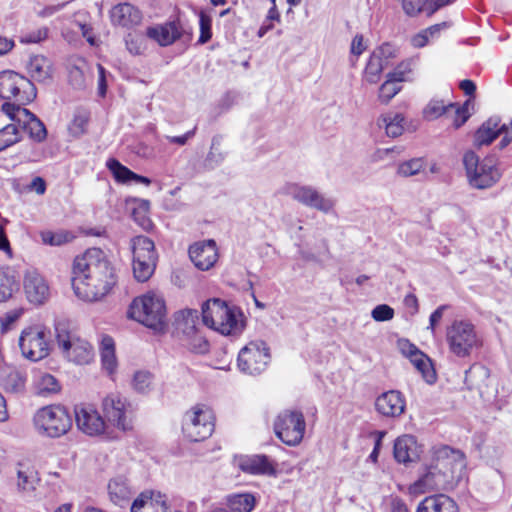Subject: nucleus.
I'll use <instances>...</instances> for the list:
<instances>
[{"mask_svg": "<svg viewBox=\"0 0 512 512\" xmlns=\"http://www.w3.org/2000/svg\"><path fill=\"white\" fill-rule=\"evenodd\" d=\"M466 468L465 454L449 446H442L434 452L432 463L415 483L427 489H452L463 477Z\"/></svg>", "mask_w": 512, "mask_h": 512, "instance_id": "nucleus-1", "label": "nucleus"}, {"mask_svg": "<svg viewBox=\"0 0 512 512\" xmlns=\"http://www.w3.org/2000/svg\"><path fill=\"white\" fill-rule=\"evenodd\" d=\"M202 321L224 336H239L245 328V317L237 306H229L220 298H212L202 305Z\"/></svg>", "mask_w": 512, "mask_h": 512, "instance_id": "nucleus-2", "label": "nucleus"}, {"mask_svg": "<svg viewBox=\"0 0 512 512\" xmlns=\"http://www.w3.org/2000/svg\"><path fill=\"white\" fill-rule=\"evenodd\" d=\"M127 316L155 331L162 332L167 327L165 301L155 293L135 298L129 305Z\"/></svg>", "mask_w": 512, "mask_h": 512, "instance_id": "nucleus-3", "label": "nucleus"}, {"mask_svg": "<svg viewBox=\"0 0 512 512\" xmlns=\"http://www.w3.org/2000/svg\"><path fill=\"white\" fill-rule=\"evenodd\" d=\"M463 164L469 183L473 188H490L501 177V173L497 168V159L494 156L480 159L474 151L470 150L464 154Z\"/></svg>", "mask_w": 512, "mask_h": 512, "instance_id": "nucleus-4", "label": "nucleus"}, {"mask_svg": "<svg viewBox=\"0 0 512 512\" xmlns=\"http://www.w3.org/2000/svg\"><path fill=\"white\" fill-rule=\"evenodd\" d=\"M33 422L39 434L51 438L65 435L72 427V418L62 405H49L40 408L35 413Z\"/></svg>", "mask_w": 512, "mask_h": 512, "instance_id": "nucleus-5", "label": "nucleus"}, {"mask_svg": "<svg viewBox=\"0 0 512 512\" xmlns=\"http://www.w3.org/2000/svg\"><path fill=\"white\" fill-rule=\"evenodd\" d=\"M96 249H87L83 255L77 256L73 263L72 287L78 299L92 303L96 301V283L89 274L94 261Z\"/></svg>", "mask_w": 512, "mask_h": 512, "instance_id": "nucleus-6", "label": "nucleus"}, {"mask_svg": "<svg viewBox=\"0 0 512 512\" xmlns=\"http://www.w3.org/2000/svg\"><path fill=\"white\" fill-rule=\"evenodd\" d=\"M133 253V275L138 282H146L153 275L158 255L154 242L144 236L138 235L131 239Z\"/></svg>", "mask_w": 512, "mask_h": 512, "instance_id": "nucleus-7", "label": "nucleus"}, {"mask_svg": "<svg viewBox=\"0 0 512 512\" xmlns=\"http://www.w3.org/2000/svg\"><path fill=\"white\" fill-rule=\"evenodd\" d=\"M36 95V88L30 79L12 70L0 72V98L28 104Z\"/></svg>", "mask_w": 512, "mask_h": 512, "instance_id": "nucleus-8", "label": "nucleus"}, {"mask_svg": "<svg viewBox=\"0 0 512 512\" xmlns=\"http://www.w3.org/2000/svg\"><path fill=\"white\" fill-rule=\"evenodd\" d=\"M446 339L450 351L460 358L469 356L480 345L475 326L467 320L453 321L447 328Z\"/></svg>", "mask_w": 512, "mask_h": 512, "instance_id": "nucleus-9", "label": "nucleus"}, {"mask_svg": "<svg viewBox=\"0 0 512 512\" xmlns=\"http://www.w3.org/2000/svg\"><path fill=\"white\" fill-rule=\"evenodd\" d=\"M270 360L268 345L265 341L258 339L250 341L239 351L237 365L242 373L256 376L267 369Z\"/></svg>", "mask_w": 512, "mask_h": 512, "instance_id": "nucleus-10", "label": "nucleus"}, {"mask_svg": "<svg viewBox=\"0 0 512 512\" xmlns=\"http://www.w3.org/2000/svg\"><path fill=\"white\" fill-rule=\"evenodd\" d=\"M182 430L184 435L193 442L209 438L214 431L212 411L205 406L197 405L184 415Z\"/></svg>", "mask_w": 512, "mask_h": 512, "instance_id": "nucleus-11", "label": "nucleus"}, {"mask_svg": "<svg viewBox=\"0 0 512 512\" xmlns=\"http://www.w3.org/2000/svg\"><path fill=\"white\" fill-rule=\"evenodd\" d=\"M56 340L65 357L77 364H86L92 359L91 346L85 340L74 338L68 330V323L55 324Z\"/></svg>", "mask_w": 512, "mask_h": 512, "instance_id": "nucleus-12", "label": "nucleus"}, {"mask_svg": "<svg viewBox=\"0 0 512 512\" xmlns=\"http://www.w3.org/2000/svg\"><path fill=\"white\" fill-rule=\"evenodd\" d=\"M276 436L288 446L298 445L305 433V419L303 413L297 410H284L274 421Z\"/></svg>", "mask_w": 512, "mask_h": 512, "instance_id": "nucleus-13", "label": "nucleus"}, {"mask_svg": "<svg viewBox=\"0 0 512 512\" xmlns=\"http://www.w3.org/2000/svg\"><path fill=\"white\" fill-rule=\"evenodd\" d=\"M113 254H106L98 248V302L113 299L119 291V270Z\"/></svg>", "mask_w": 512, "mask_h": 512, "instance_id": "nucleus-14", "label": "nucleus"}, {"mask_svg": "<svg viewBox=\"0 0 512 512\" xmlns=\"http://www.w3.org/2000/svg\"><path fill=\"white\" fill-rule=\"evenodd\" d=\"M22 355L31 361H39L49 355V332L41 326L24 329L19 338Z\"/></svg>", "mask_w": 512, "mask_h": 512, "instance_id": "nucleus-15", "label": "nucleus"}, {"mask_svg": "<svg viewBox=\"0 0 512 512\" xmlns=\"http://www.w3.org/2000/svg\"><path fill=\"white\" fill-rule=\"evenodd\" d=\"M102 410L103 418L98 413V442L107 438L104 432H100V428L105 426L104 419L122 431L132 429L131 421L126 417L125 401L120 396L115 394L107 396L102 402Z\"/></svg>", "mask_w": 512, "mask_h": 512, "instance_id": "nucleus-16", "label": "nucleus"}, {"mask_svg": "<svg viewBox=\"0 0 512 512\" xmlns=\"http://www.w3.org/2000/svg\"><path fill=\"white\" fill-rule=\"evenodd\" d=\"M286 193L304 206L323 213H328L333 208V201L325 198L312 186L291 184L287 186Z\"/></svg>", "mask_w": 512, "mask_h": 512, "instance_id": "nucleus-17", "label": "nucleus"}, {"mask_svg": "<svg viewBox=\"0 0 512 512\" xmlns=\"http://www.w3.org/2000/svg\"><path fill=\"white\" fill-rule=\"evenodd\" d=\"M234 464L244 473L250 475L275 476V464L265 454L235 456Z\"/></svg>", "mask_w": 512, "mask_h": 512, "instance_id": "nucleus-18", "label": "nucleus"}, {"mask_svg": "<svg viewBox=\"0 0 512 512\" xmlns=\"http://www.w3.org/2000/svg\"><path fill=\"white\" fill-rule=\"evenodd\" d=\"M183 29L179 19L155 24L146 28L145 35L162 47L170 46L182 37Z\"/></svg>", "mask_w": 512, "mask_h": 512, "instance_id": "nucleus-19", "label": "nucleus"}, {"mask_svg": "<svg viewBox=\"0 0 512 512\" xmlns=\"http://www.w3.org/2000/svg\"><path fill=\"white\" fill-rule=\"evenodd\" d=\"M189 257L199 270H209L215 265L218 259L216 242L211 239L191 245L189 248Z\"/></svg>", "mask_w": 512, "mask_h": 512, "instance_id": "nucleus-20", "label": "nucleus"}, {"mask_svg": "<svg viewBox=\"0 0 512 512\" xmlns=\"http://www.w3.org/2000/svg\"><path fill=\"white\" fill-rule=\"evenodd\" d=\"M405 407V398L398 390L383 392L375 400L376 411L385 417H398L404 413Z\"/></svg>", "mask_w": 512, "mask_h": 512, "instance_id": "nucleus-21", "label": "nucleus"}, {"mask_svg": "<svg viewBox=\"0 0 512 512\" xmlns=\"http://www.w3.org/2000/svg\"><path fill=\"white\" fill-rule=\"evenodd\" d=\"M507 125L501 124L500 116L493 115L484 121L473 135V144L475 147L490 145L497 139L503 131H506Z\"/></svg>", "mask_w": 512, "mask_h": 512, "instance_id": "nucleus-22", "label": "nucleus"}, {"mask_svg": "<svg viewBox=\"0 0 512 512\" xmlns=\"http://www.w3.org/2000/svg\"><path fill=\"white\" fill-rule=\"evenodd\" d=\"M24 290L29 302L43 304L49 296V286L37 271H27L24 276Z\"/></svg>", "mask_w": 512, "mask_h": 512, "instance_id": "nucleus-23", "label": "nucleus"}, {"mask_svg": "<svg viewBox=\"0 0 512 512\" xmlns=\"http://www.w3.org/2000/svg\"><path fill=\"white\" fill-rule=\"evenodd\" d=\"M110 18L114 25L131 29L141 23L142 13L130 3H120L111 9Z\"/></svg>", "mask_w": 512, "mask_h": 512, "instance_id": "nucleus-24", "label": "nucleus"}, {"mask_svg": "<svg viewBox=\"0 0 512 512\" xmlns=\"http://www.w3.org/2000/svg\"><path fill=\"white\" fill-rule=\"evenodd\" d=\"M102 371L112 381L116 379L118 359L116 356L115 341L109 335H103L99 345Z\"/></svg>", "mask_w": 512, "mask_h": 512, "instance_id": "nucleus-25", "label": "nucleus"}, {"mask_svg": "<svg viewBox=\"0 0 512 512\" xmlns=\"http://www.w3.org/2000/svg\"><path fill=\"white\" fill-rule=\"evenodd\" d=\"M199 313L196 309L185 308L175 312L173 326L177 336L182 340L198 331Z\"/></svg>", "mask_w": 512, "mask_h": 512, "instance_id": "nucleus-26", "label": "nucleus"}, {"mask_svg": "<svg viewBox=\"0 0 512 512\" xmlns=\"http://www.w3.org/2000/svg\"><path fill=\"white\" fill-rule=\"evenodd\" d=\"M40 485L38 471L31 466L20 465L17 471V489L25 497L38 498L37 487Z\"/></svg>", "mask_w": 512, "mask_h": 512, "instance_id": "nucleus-27", "label": "nucleus"}, {"mask_svg": "<svg viewBox=\"0 0 512 512\" xmlns=\"http://www.w3.org/2000/svg\"><path fill=\"white\" fill-rule=\"evenodd\" d=\"M394 458L399 463H410L418 459V446L414 436L403 435L398 437L393 447Z\"/></svg>", "mask_w": 512, "mask_h": 512, "instance_id": "nucleus-28", "label": "nucleus"}, {"mask_svg": "<svg viewBox=\"0 0 512 512\" xmlns=\"http://www.w3.org/2000/svg\"><path fill=\"white\" fill-rule=\"evenodd\" d=\"M416 512H459L457 503L445 494L425 497L417 506Z\"/></svg>", "mask_w": 512, "mask_h": 512, "instance_id": "nucleus-29", "label": "nucleus"}, {"mask_svg": "<svg viewBox=\"0 0 512 512\" xmlns=\"http://www.w3.org/2000/svg\"><path fill=\"white\" fill-rule=\"evenodd\" d=\"M107 489L111 502L120 507L127 505L134 494L128 480L124 476H117L111 479Z\"/></svg>", "mask_w": 512, "mask_h": 512, "instance_id": "nucleus-30", "label": "nucleus"}, {"mask_svg": "<svg viewBox=\"0 0 512 512\" xmlns=\"http://www.w3.org/2000/svg\"><path fill=\"white\" fill-rule=\"evenodd\" d=\"M26 68L32 80L46 83L52 79V63L43 55L31 56Z\"/></svg>", "mask_w": 512, "mask_h": 512, "instance_id": "nucleus-31", "label": "nucleus"}, {"mask_svg": "<svg viewBox=\"0 0 512 512\" xmlns=\"http://www.w3.org/2000/svg\"><path fill=\"white\" fill-rule=\"evenodd\" d=\"M68 81L75 89L86 86V73L89 71L87 61L78 56H72L67 61Z\"/></svg>", "mask_w": 512, "mask_h": 512, "instance_id": "nucleus-32", "label": "nucleus"}, {"mask_svg": "<svg viewBox=\"0 0 512 512\" xmlns=\"http://www.w3.org/2000/svg\"><path fill=\"white\" fill-rule=\"evenodd\" d=\"M27 374L21 368H11L4 372L0 382L3 389L8 393L20 394L25 391Z\"/></svg>", "mask_w": 512, "mask_h": 512, "instance_id": "nucleus-33", "label": "nucleus"}, {"mask_svg": "<svg viewBox=\"0 0 512 512\" xmlns=\"http://www.w3.org/2000/svg\"><path fill=\"white\" fill-rule=\"evenodd\" d=\"M74 412L79 430L90 436L96 435V410L92 406L79 404L75 406Z\"/></svg>", "mask_w": 512, "mask_h": 512, "instance_id": "nucleus-34", "label": "nucleus"}, {"mask_svg": "<svg viewBox=\"0 0 512 512\" xmlns=\"http://www.w3.org/2000/svg\"><path fill=\"white\" fill-rule=\"evenodd\" d=\"M24 119L19 127L26 131L31 139L36 142H43L47 137V130L44 123L29 110H23Z\"/></svg>", "mask_w": 512, "mask_h": 512, "instance_id": "nucleus-35", "label": "nucleus"}, {"mask_svg": "<svg viewBox=\"0 0 512 512\" xmlns=\"http://www.w3.org/2000/svg\"><path fill=\"white\" fill-rule=\"evenodd\" d=\"M404 116L401 113H386L382 114L378 120L377 125L384 128L388 137H398L404 131Z\"/></svg>", "mask_w": 512, "mask_h": 512, "instance_id": "nucleus-36", "label": "nucleus"}, {"mask_svg": "<svg viewBox=\"0 0 512 512\" xmlns=\"http://www.w3.org/2000/svg\"><path fill=\"white\" fill-rule=\"evenodd\" d=\"M18 290L15 272L10 268L0 269V302L9 300Z\"/></svg>", "mask_w": 512, "mask_h": 512, "instance_id": "nucleus-37", "label": "nucleus"}, {"mask_svg": "<svg viewBox=\"0 0 512 512\" xmlns=\"http://www.w3.org/2000/svg\"><path fill=\"white\" fill-rule=\"evenodd\" d=\"M34 387L36 393L40 396L56 394L61 390L58 380L53 375L46 372H39L36 374Z\"/></svg>", "mask_w": 512, "mask_h": 512, "instance_id": "nucleus-38", "label": "nucleus"}, {"mask_svg": "<svg viewBox=\"0 0 512 512\" xmlns=\"http://www.w3.org/2000/svg\"><path fill=\"white\" fill-rule=\"evenodd\" d=\"M411 363L421 373L423 379L428 384L435 383L437 376L433 367L431 359L422 351L416 353L415 356L410 358Z\"/></svg>", "mask_w": 512, "mask_h": 512, "instance_id": "nucleus-39", "label": "nucleus"}, {"mask_svg": "<svg viewBox=\"0 0 512 512\" xmlns=\"http://www.w3.org/2000/svg\"><path fill=\"white\" fill-rule=\"evenodd\" d=\"M227 504L232 512H251L256 505V498L251 493L231 494Z\"/></svg>", "mask_w": 512, "mask_h": 512, "instance_id": "nucleus-40", "label": "nucleus"}, {"mask_svg": "<svg viewBox=\"0 0 512 512\" xmlns=\"http://www.w3.org/2000/svg\"><path fill=\"white\" fill-rule=\"evenodd\" d=\"M90 119V113L85 108H77L73 119L68 126L69 133L74 137H79L87 130Z\"/></svg>", "mask_w": 512, "mask_h": 512, "instance_id": "nucleus-41", "label": "nucleus"}, {"mask_svg": "<svg viewBox=\"0 0 512 512\" xmlns=\"http://www.w3.org/2000/svg\"><path fill=\"white\" fill-rule=\"evenodd\" d=\"M106 166L113 175L116 182L122 184H128L131 182L133 171L121 164L117 159H108Z\"/></svg>", "mask_w": 512, "mask_h": 512, "instance_id": "nucleus-42", "label": "nucleus"}, {"mask_svg": "<svg viewBox=\"0 0 512 512\" xmlns=\"http://www.w3.org/2000/svg\"><path fill=\"white\" fill-rule=\"evenodd\" d=\"M490 375L489 369L480 364H474L465 371L464 382L468 389H474L479 387L480 383L478 378L482 381L487 379Z\"/></svg>", "mask_w": 512, "mask_h": 512, "instance_id": "nucleus-43", "label": "nucleus"}, {"mask_svg": "<svg viewBox=\"0 0 512 512\" xmlns=\"http://www.w3.org/2000/svg\"><path fill=\"white\" fill-rule=\"evenodd\" d=\"M21 140L19 126L11 123L0 129V152Z\"/></svg>", "mask_w": 512, "mask_h": 512, "instance_id": "nucleus-44", "label": "nucleus"}, {"mask_svg": "<svg viewBox=\"0 0 512 512\" xmlns=\"http://www.w3.org/2000/svg\"><path fill=\"white\" fill-rule=\"evenodd\" d=\"M385 67L386 64L372 52L365 67L366 80L371 84H375Z\"/></svg>", "mask_w": 512, "mask_h": 512, "instance_id": "nucleus-45", "label": "nucleus"}, {"mask_svg": "<svg viewBox=\"0 0 512 512\" xmlns=\"http://www.w3.org/2000/svg\"><path fill=\"white\" fill-rule=\"evenodd\" d=\"M181 341L195 354H206L209 351V342L200 334L199 330Z\"/></svg>", "mask_w": 512, "mask_h": 512, "instance_id": "nucleus-46", "label": "nucleus"}, {"mask_svg": "<svg viewBox=\"0 0 512 512\" xmlns=\"http://www.w3.org/2000/svg\"><path fill=\"white\" fill-rule=\"evenodd\" d=\"M153 375L148 371H137L132 380L136 392L147 394L151 390Z\"/></svg>", "mask_w": 512, "mask_h": 512, "instance_id": "nucleus-47", "label": "nucleus"}, {"mask_svg": "<svg viewBox=\"0 0 512 512\" xmlns=\"http://www.w3.org/2000/svg\"><path fill=\"white\" fill-rule=\"evenodd\" d=\"M455 108V103L445 104L443 100H431L425 109V114L428 117L438 118L442 115L448 114Z\"/></svg>", "mask_w": 512, "mask_h": 512, "instance_id": "nucleus-48", "label": "nucleus"}, {"mask_svg": "<svg viewBox=\"0 0 512 512\" xmlns=\"http://www.w3.org/2000/svg\"><path fill=\"white\" fill-rule=\"evenodd\" d=\"M399 82H394L388 78L379 88L378 98L381 103L388 104L390 100L401 91Z\"/></svg>", "mask_w": 512, "mask_h": 512, "instance_id": "nucleus-49", "label": "nucleus"}, {"mask_svg": "<svg viewBox=\"0 0 512 512\" xmlns=\"http://www.w3.org/2000/svg\"><path fill=\"white\" fill-rule=\"evenodd\" d=\"M199 28L200 35L197 42L198 44H205L212 37V18L204 11L199 13Z\"/></svg>", "mask_w": 512, "mask_h": 512, "instance_id": "nucleus-50", "label": "nucleus"}, {"mask_svg": "<svg viewBox=\"0 0 512 512\" xmlns=\"http://www.w3.org/2000/svg\"><path fill=\"white\" fill-rule=\"evenodd\" d=\"M412 59H406L400 62L392 72L386 75V78L394 82H404L407 80L406 75L412 71Z\"/></svg>", "mask_w": 512, "mask_h": 512, "instance_id": "nucleus-51", "label": "nucleus"}, {"mask_svg": "<svg viewBox=\"0 0 512 512\" xmlns=\"http://www.w3.org/2000/svg\"><path fill=\"white\" fill-rule=\"evenodd\" d=\"M404 13L409 17H415L424 12L428 15V8L425 0H405L401 3Z\"/></svg>", "mask_w": 512, "mask_h": 512, "instance_id": "nucleus-52", "label": "nucleus"}, {"mask_svg": "<svg viewBox=\"0 0 512 512\" xmlns=\"http://www.w3.org/2000/svg\"><path fill=\"white\" fill-rule=\"evenodd\" d=\"M423 169V160L414 158L401 163L398 166V174L403 177H409L418 174Z\"/></svg>", "mask_w": 512, "mask_h": 512, "instance_id": "nucleus-53", "label": "nucleus"}, {"mask_svg": "<svg viewBox=\"0 0 512 512\" xmlns=\"http://www.w3.org/2000/svg\"><path fill=\"white\" fill-rule=\"evenodd\" d=\"M24 104H19L17 102L10 103L5 102L2 105V111L12 120L17 122V125L19 126L21 124V121L24 119V112L23 110H27L26 108H23Z\"/></svg>", "mask_w": 512, "mask_h": 512, "instance_id": "nucleus-54", "label": "nucleus"}, {"mask_svg": "<svg viewBox=\"0 0 512 512\" xmlns=\"http://www.w3.org/2000/svg\"><path fill=\"white\" fill-rule=\"evenodd\" d=\"M373 52L387 66L390 59L397 57L398 48L395 45L386 42V43H383L381 46L377 47Z\"/></svg>", "mask_w": 512, "mask_h": 512, "instance_id": "nucleus-55", "label": "nucleus"}, {"mask_svg": "<svg viewBox=\"0 0 512 512\" xmlns=\"http://www.w3.org/2000/svg\"><path fill=\"white\" fill-rule=\"evenodd\" d=\"M469 104H470V100H467L465 101V103L461 106H457L455 104V108L452 109L451 112L454 113V120H453V126L458 129L460 128L462 125H464L467 120L469 119L470 117V114L468 112V107H469Z\"/></svg>", "mask_w": 512, "mask_h": 512, "instance_id": "nucleus-56", "label": "nucleus"}, {"mask_svg": "<svg viewBox=\"0 0 512 512\" xmlns=\"http://www.w3.org/2000/svg\"><path fill=\"white\" fill-rule=\"evenodd\" d=\"M371 316L377 322L389 321L394 317V309L387 304H379L373 308Z\"/></svg>", "mask_w": 512, "mask_h": 512, "instance_id": "nucleus-57", "label": "nucleus"}, {"mask_svg": "<svg viewBox=\"0 0 512 512\" xmlns=\"http://www.w3.org/2000/svg\"><path fill=\"white\" fill-rule=\"evenodd\" d=\"M149 499H151V495H147V493H141L140 496L133 501L130 509L131 512L152 510V505L148 504Z\"/></svg>", "mask_w": 512, "mask_h": 512, "instance_id": "nucleus-58", "label": "nucleus"}, {"mask_svg": "<svg viewBox=\"0 0 512 512\" xmlns=\"http://www.w3.org/2000/svg\"><path fill=\"white\" fill-rule=\"evenodd\" d=\"M48 36V28L43 27L32 31L21 38L22 43H39L45 40Z\"/></svg>", "mask_w": 512, "mask_h": 512, "instance_id": "nucleus-59", "label": "nucleus"}, {"mask_svg": "<svg viewBox=\"0 0 512 512\" xmlns=\"http://www.w3.org/2000/svg\"><path fill=\"white\" fill-rule=\"evenodd\" d=\"M126 47L129 52L133 55H139L142 52V43L139 41L136 35L128 33L125 37Z\"/></svg>", "mask_w": 512, "mask_h": 512, "instance_id": "nucleus-60", "label": "nucleus"}, {"mask_svg": "<svg viewBox=\"0 0 512 512\" xmlns=\"http://www.w3.org/2000/svg\"><path fill=\"white\" fill-rule=\"evenodd\" d=\"M132 217L145 231H149L153 227V223L147 216V213H141L138 210H133Z\"/></svg>", "mask_w": 512, "mask_h": 512, "instance_id": "nucleus-61", "label": "nucleus"}, {"mask_svg": "<svg viewBox=\"0 0 512 512\" xmlns=\"http://www.w3.org/2000/svg\"><path fill=\"white\" fill-rule=\"evenodd\" d=\"M224 160V155L221 152H216L215 150V139L212 141L211 150L207 155L206 162L211 167H215L220 165Z\"/></svg>", "mask_w": 512, "mask_h": 512, "instance_id": "nucleus-62", "label": "nucleus"}, {"mask_svg": "<svg viewBox=\"0 0 512 512\" xmlns=\"http://www.w3.org/2000/svg\"><path fill=\"white\" fill-rule=\"evenodd\" d=\"M448 307L449 306L446 304L440 305L431 313L429 317V329H431L432 331L435 330L436 325L440 322V320L443 317L444 311L447 310Z\"/></svg>", "mask_w": 512, "mask_h": 512, "instance_id": "nucleus-63", "label": "nucleus"}, {"mask_svg": "<svg viewBox=\"0 0 512 512\" xmlns=\"http://www.w3.org/2000/svg\"><path fill=\"white\" fill-rule=\"evenodd\" d=\"M45 243H49L50 245L59 246L66 243L68 239V234L65 233H49L43 237Z\"/></svg>", "mask_w": 512, "mask_h": 512, "instance_id": "nucleus-64", "label": "nucleus"}]
</instances>
